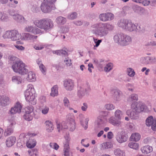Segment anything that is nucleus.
<instances>
[{
  "label": "nucleus",
  "mask_w": 156,
  "mask_h": 156,
  "mask_svg": "<svg viewBox=\"0 0 156 156\" xmlns=\"http://www.w3.org/2000/svg\"><path fill=\"white\" fill-rule=\"evenodd\" d=\"M57 0H44L41 5V9L44 13L50 12L55 9V3Z\"/></svg>",
  "instance_id": "423d86ee"
},
{
  "label": "nucleus",
  "mask_w": 156,
  "mask_h": 156,
  "mask_svg": "<svg viewBox=\"0 0 156 156\" xmlns=\"http://www.w3.org/2000/svg\"><path fill=\"white\" fill-rule=\"evenodd\" d=\"M56 125L57 128L59 132L60 130L63 129H67V126H66L65 123L62 122L61 124H60L58 121L56 122Z\"/></svg>",
  "instance_id": "a878e982"
},
{
  "label": "nucleus",
  "mask_w": 156,
  "mask_h": 156,
  "mask_svg": "<svg viewBox=\"0 0 156 156\" xmlns=\"http://www.w3.org/2000/svg\"><path fill=\"white\" fill-rule=\"evenodd\" d=\"M9 14L11 16H13L14 17L17 13H15V11L13 10H12L9 11Z\"/></svg>",
  "instance_id": "338daca9"
},
{
  "label": "nucleus",
  "mask_w": 156,
  "mask_h": 156,
  "mask_svg": "<svg viewBox=\"0 0 156 156\" xmlns=\"http://www.w3.org/2000/svg\"><path fill=\"white\" fill-rule=\"evenodd\" d=\"M66 126L67 128H69L71 131L74 130L75 128V123L74 120L73 119L69 120L67 123H65Z\"/></svg>",
  "instance_id": "2eb2a0df"
},
{
  "label": "nucleus",
  "mask_w": 156,
  "mask_h": 156,
  "mask_svg": "<svg viewBox=\"0 0 156 156\" xmlns=\"http://www.w3.org/2000/svg\"><path fill=\"white\" fill-rule=\"evenodd\" d=\"M14 46L19 50L23 51L25 49V48L21 45H14Z\"/></svg>",
  "instance_id": "864d4df0"
},
{
  "label": "nucleus",
  "mask_w": 156,
  "mask_h": 156,
  "mask_svg": "<svg viewBox=\"0 0 156 156\" xmlns=\"http://www.w3.org/2000/svg\"><path fill=\"white\" fill-rule=\"evenodd\" d=\"M49 145L51 148L56 150H58L59 147V145L56 143H50Z\"/></svg>",
  "instance_id": "4c0bfd02"
},
{
  "label": "nucleus",
  "mask_w": 156,
  "mask_h": 156,
  "mask_svg": "<svg viewBox=\"0 0 156 156\" xmlns=\"http://www.w3.org/2000/svg\"><path fill=\"white\" fill-rule=\"evenodd\" d=\"M58 87L57 85L54 86L51 89V92L50 95L51 96L54 97L58 95Z\"/></svg>",
  "instance_id": "b1692460"
},
{
  "label": "nucleus",
  "mask_w": 156,
  "mask_h": 156,
  "mask_svg": "<svg viewBox=\"0 0 156 156\" xmlns=\"http://www.w3.org/2000/svg\"><path fill=\"white\" fill-rule=\"evenodd\" d=\"M40 69L44 74H45L46 71V69L45 66L43 64H41L39 66Z\"/></svg>",
  "instance_id": "79ce46f5"
},
{
  "label": "nucleus",
  "mask_w": 156,
  "mask_h": 156,
  "mask_svg": "<svg viewBox=\"0 0 156 156\" xmlns=\"http://www.w3.org/2000/svg\"><path fill=\"white\" fill-rule=\"evenodd\" d=\"M24 94L27 101L31 102L32 104H35V90L32 85H28L27 88L24 92Z\"/></svg>",
  "instance_id": "39448f33"
},
{
  "label": "nucleus",
  "mask_w": 156,
  "mask_h": 156,
  "mask_svg": "<svg viewBox=\"0 0 156 156\" xmlns=\"http://www.w3.org/2000/svg\"><path fill=\"white\" fill-rule=\"evenodd\" d=\"M141 137L140 134L138 133H133L131 135L130 139L131 141H139Z\"/></svg>",
  "instance_id": "412c9836"
},
{
  "label": "nucleus",
  "mask_w": 156,
  "mask_h": 156,
  "mask_svg": "<svg viewBox=\"0 0 156 156\" xmlns=\"http://www.w3.org/2000/svg\"><path fill=\"white\" fill-rule=\"evenodd\" d=\"M66 19L62 16H59L56 19V22L60 24H63L66 22Z\"/></svg>",
  "instance_id": "c756f323"
},
{
  "label": "nucleus",
  "mask_w": 156,
  "mask_h": 156,
  "mask_svg": "<svg viewBox=\"0 0 156 156\" xmlns=\"http://www.w3.org/2000/svg\"><path fill=\"white\" fill-rule=\"evenodd\" d=\"M113 134L112 132H109L107 135V137L109 139H111L113 138Z\"/></svg>",
  "instance_id": "680f3d73"
},
{
  "label": "nucleus",
  "mask_w": 156,
  "mask_h": 156,
  "mask_svg": "<svg viewBox=\"0 0 156 156\" xmlns=\"http://www.w3.org/2000/svg\"><path fill=\"white\" fill-rule=\"evenodd\" d=\"M16 141L15 137L11 136L9 137L6 141V145L8 147H10L13 146Z\"/></svg>",
  "instance_id": "dca6fc26"
},
{
  "label": "nucleus",
  "mask_w": 156,
  "mask_h": 156,
  "mask_svg": "<svg viewBox=\"0 0 156 156\" xmlns=\"http://www.w3.org/2000/svg\"><path fill=\"white\" fill-rule=\"evenodd\" d=\"M64 102L65 106L67 107L69 106V101L67 98H64Z\"/></svg>",
  "instance_id": "052dcab7"
},
{
  "label": "nucleus",
  "mask_w": 156,
  "mask_h": 156,
  "mask_svg": "<svg viewBox=\"0 0 156 156\" xmlns=\"http://www.w3.org/2000/svg\"><path fill=\"white\" fill-rule=\"evenodd\" d=\"M66 141L64 143V149L63 151L67 150L69 151V143L70 140V138L67 137H66Z\"/></svg>",
  "instance_id": "4be33fe9"
},
{
  "label": "nucleus",
  "mask_w": 156,
  "mask_h": 156,
  "mask_svg": "<svg viewBox=\"0 0 156 156\" xmlns=\"http://www.w3.org/2000/svg\"><path fill=\"white\" fill-rule=\"evenodd\" d=\"M104 117L103 116L102 117L99 116L98 118V121L100 124L103 123L104 122Z\"/></svg>",
  "instance_id": "4d7b16f0"
},
{
  "label": "nucleus",
  "mask_w": 156,
  "mask_h": 156,
  "mask_svg": "<svg viewBox=\"0 0 156 156\" xmlns=\"http://www.w3.org/2000/svg\"><path fill=\"white\" fill-rule=\"evenodd\" d=\"M129 147L130 148L135 150H138L139 148V144L138 143L135 142H130L128 144Z\"/></svg>",
  "instance_id": "bb28decb"
},
{
  "label": "nucleus",
  "mask_w": 156,
  "mask_h": 156,
  "mask_svg": "<svg viewBox=\"0 0 156 156\" xmlns=\"http://www.w3.org/2000/svg\"><path fill=\"white\" fill-rule=\"evenodd\" d=\"M23 35L24 38L27 40H30L32 38V35H30L29 33H24Z\"/></svg>",
  "instance_id": "a18cd8bd"
},
{
  "label": "nucleus",
  "mask_w": 156,
  "mask_h": 156,
  "mask_svg": "<svg viewBox=\"0 0 156 156\" xmlns=\"http://www.w3.org/2000/svg\"><path fill=\"white\" fill-rule=\"evenodd\" d=\"M116 139L119 143H121L126 141L127 138L124 134L122 133L118 134L116 137Z\"/></svg>",
  "instance_id": "f3484780"
},
{
  "label": "nucleus",
  "mask_w": 156,
  "mask_h": 156,
  "mask_svg": "<svg viewBox=\"0 0 156 156\" xmlns=\"http://www.w3.org/2000/svg\"><path fill=\"white\" fill-rule=\"evenodd\" d=\"M112 93H114L113 95L114 97H115L117 100V99L119 97L120 92L119 90L115 89L112 91Z\"/></svg>",
  "instance_id": "2f4dec72"
},
{
  "label": "nucleus",
  "mask_w": 156,
  "mask_h": 156,
  "mask_svg": "<svg viewBox=\"0 0 156 156\" xmlns=\"http://www.w3.org/2000/svg\"><path fill=\"white\" fill-rule=\"evenodd\" d=\"M150 2L149 1L144 0L142 2V4L144 6H147L149 4Z\"/></svg>",
  "instance_id": "69168bd1"
},
{
  "label": "nucleus",
  "mask_w": 156,
  "mask_h": 156,
  "mask_svg": "<svg viewBox=\"0 0 156 156\" xmlns=\"http://www.w3.org/2000/svg\"><path fill=\"white\" fill-rule=\"evenodd\" d=\"M99 18L100 20L103 21H106L108 20L107 19V13H102L99 16Z\"/></svg>",
  "instance_id": "473e14b6"
},
{
  "label": "nucleus",
  "mask_w": 156,
  "mask_h": 156,
  "mask_svg": "<svg viewBox=\"0 0 156 156\" xmlns=\"http://www.w3.org/2000/svg\"><path fill=\"white\" fill-rule=\"evenodd\" d=\"M119 27L129 31H133L136 30V26L131 21L127 20H121L118 23Z\"/></svg>",
  "instance_id": "6e6552de"
},
{
  "label": "nucleus",
  "mask_w": 156,
  "mask_h": 156,
  "mask_svg": "<svg viewBox=\"0 0 156 156\" xmlns=\"http://www.w3.org/2000/svg\"><path fill=\"white\" fill-rule=\"evenodd\" d=\"M113 27L110 24L100 23L93 25L91 26V31L94 34L102 37L106 36L108 31L112 30Z\"/></svg>",
  "instance_id": "f03ea898"
},
{
  "label": "nucleus",
  "mask_w": 156,
  "mask_h": 156,
  "mask_svg": "<svg viewBox=\"0 0 156 156\" xmlns=\"http://www.w3.org/2000/svg\"><path fill=\"white\" fill-rule=\"evenodd\" d=\"M34 27L32 26H28L27 27L25 30L28 32H31L33 33Z\"/></svg>",
  "instance_id": "603ef678"
},
{
  "label": "nucleus",
  "mask_w": 156,
  "mask_h": 156,
  "mask_svg": "<svg viewBox=\"0 0 156 156\" xmlns=\"http://www.w3.org/2000/svg\"><path fill=\"white\" fill-rule=\"evenodd\" d=\"M46 130L48 132L52 131L54 129V126L53 122L50 120H47L45 122Z\"/></svg>",
  "instance_id": "ddd939ff"
},
{
  "label": "nucleus",
  "mask_w": 156,
  "mask_h": 156,
  "mask_svg": "<svg viewBox=\"0 0 156 156\" xmlns=\"http://www.w3.org/2000/svg\"><path fill=\"white\" fill-rule=\"evenodd\" d=\"M146 124L148 126H151L152 129L156 131V120L154 119L152 116L149 117L147 119Z\"/></svg>",
  "instance_id": "9b49d317"
},
{
  "label": "nucleus",
  "mask_w": 156,
  "mask_h": 156,
  "mask_svg": "<svg viewBox=\"0 0 156 156\" xmlns=\"http://www.w3.org/2000/svg\"><path fill=\"white\" fill-rule=\"evenodd\" d=\"M36 144V142L34 140L29 139L26 143V145L28 148H31L34 147Z\"/></svg>",
  "instance_id": "aec40b11"
},
{
  "label": "nucleus",
  "mask_w": 156,
  "mask_h": 156,
  "mask_svg": "<svg viewBox=\"0 0 156 156\" xmlns=\"http://www.w3.org/2000/svg\"><path fill=\"white\" fill-rule=\"evenodd\" d=\"M83 105V106H82L81 107L82 110L83 111H85L87 108V105L86 103H84Z\"/></svg>",
  "instance_id": "0e129e2a"
},
{
  "label": "nucleus",
  "mask_w": 156,
  "mask_h": 156,
  "mask_svg": "<svg viewBox=\"0 0 156 156\" xmlns=\"http://www.w3.org/2000/svg\"><path fill=\"white\" fill-rule=\"evenodd\" d=\"M138 100V95L135 94H131L128 98V101L134 102L131 105V108L133 111H132L131 110H127L126 112L127 115L131 119H137L138 117L136 113H139L142 112H148L150 111L147 106L142 103L135 102Z\"/></svg>",
  "instance_id": "f257e3e1"
},
{
  "label": "nucleus",
  "mask_w": 156,
  "mask_h": 156,
  "mask_svg": "<svg viewBox=\"0 0 156 156\" xmlns=\"http://www.w3.org/2000/svg\"><path fill=\"white\" fill-rule=\"evenodd\" d=\"M34 48L37 50H41L44 48L43 45L41 44H39L35 45L34 47Z\"/></svg>",
  "instance_id": "49530a36"
},
{
  "label": "nucleus",
  "mask_w": 156,
  "mask_h": 156,
  "mask_svg": "<svg viewBox=\"0 0 156 156\" xmlns=\"http://www.w3.org/2000/svg\"><path fill=\"white\" fill-rule=\"evenodd\" d=\"M94 41L96 43L94 47H98L100 44L101 42V40H98L97 41H96L97 40V39L94 38Z\"/></svg>",
  "instance_id": "bf43d9fd"
},
{
  "label": "nucleus",
  "mask_w": 156,
  "mask_h": 156,
  "mask_svg": "<svg viewBox=\"0 0 156 156\" xmlns=\"http://www.w3.org/2000/svg\"><path fill=\"white\" fill-rule=\"evenodd\" d=\"M11 34V30L6 31L3 35L2 37L4 39L9 38L10 39Z\"/></svg>",
  "instance_id": "c9c22d12"
},
{
  "label": "nucleus",
  "mask_w": 156,
  "mask_h": 156,
  "mask_svg": "<svg viewBox=\"0 0 156 156\" xmlns=\"http://www.w3.org/2000/svg\"><path fill=\"white\" fill-rule=\"evenodd\" d=\"M9 101L8 97L3 96L0 98V105L5 106L7 104V102H9Z\"/></svg>",
  "instance_id": "5701e85b"
},
{
  "label": "nucleus",
  "mask_w": 156,
  "mask_h": 156,
  "mask_svg": "<svg viewBox=\"0 0 156 156\" xmlns=\"http://www.w3.org/2000/svg\"><path fill=\"white\" fill-rule=\"evenodd\" d=\"M145 45L146 46H155L156 45V42L153 41H151L148 42L147 43H145Z\"/></svg>",
  "instance_id": "6e6d98bb"
},
{
  "label": "nucleus",
  "mask_w": 156,
  "mask_h": 156,
  "mask_svg": "<svg viewBox=\"0 0 156 156\" xmlns=\"http://www.w3.org/2000/svg\"><path fill=\"white\" fill-rule=\"evenodd\" d=\"M143 24L140 25L139 27V30L140 31L143 32L145 30V27Z\"/></svg>",
  "instance_id": "e2e57ef3"
},
{
  "label": "nucleus",
  "mask_w": 156,
  "mask_h": 156,
  "mask_svg": "<svg viewBox=\"0 0 156 156\" xmlns=\"http://www.w3.org/2000/svg\"><path fill=\"white\" fill-rule=\"evenodd\" d=\"M31 113H26L23 116L24 118L27 121H30L32 120L33 117Z\"/></svg>",
  "instance_id": "f704fd0d"
},
{
  "label": "nucleus",
  "mask_w": 156,
  "mask_h": 156,
  "mask_svg": "<svg viewBox=\"0 0 156 156\" xmlns=\"http://www.w3.org/2000/svg\"><path fill=\"white\" fill-rule=\"evenodd\" d=\"M89 119H85L84 122H83L81 123V124L83 126L84 128L85 129H86L88 127V123Z\"/></svg>",
  "instance_id": "37998d69"
},
{
  "label": "nucleus",
  "mask_w": 156,
  "mask_h": 156,
  "mask_svg": "<svg viewBox=\"0 0 156 156\" xmlns=\"http://www.w3.org/2000/svg\"><path fill=\"white\" fill-rule=\"evenodd\" d=\"M22 105L21 103L17 102L13 107L11 108L9 110V114L11 115H14L16 113H20L22 108Z\"/></svg>",
  "instance_id": "9d476101"
},
{
  "label": "nucleus",
  "mask_w": 156,
  "mask_h": 156,
  "mask_svg": "<svg viewBox=\"0 0 156 156\" xmlns=\"http://www.w3.org/2000/svg\"><path fill=\"white\" fill-rule=\"evenodd\" d=\"M55 53L58 55H67L68 53L65 50H58L55 51Z\"/></svg>",
  "instance_id": "72a5a7b5"
},
{
  "label": "nucleus",
  "mask_w": 156,
  "mask_h": 156,
  "mask_svg": "<svg viewBox=\"0 0 156 156\" xmlns=\"http://www.w3.org/2000/svg\"><path fill=\"white\" fill-rule=\"evenodd\" d=\"M10 124L9 127L13 128L14 126L16 124V122L14 120H9Z\"/></svg>",
  "instance_id": "5fc2aeb1"
},
{
  "label": "nucleus",
  "mask_w": 156,
  "mask_h": 156,
  "mask_svg": "<svg viewBox=\"0 0 156 156\" xmlns=\"http://www.w3.org/2000/svg\"><path fill=\"white\" fill-rule=\"evenodd\" d=\"M153 148L152 147L148 145H146L141 147L140 150L142 153L147 154L152 151Z\"/></svg>",
  "instance_id": "4468645a"
},
{
  "label": "nucleus",
  "mask_w": 156,
  "mask_h": 156,
  "mask_svg": "<svg viewBox=\"0 0 156 156\" xmlns=\"http://www.w3.org/2000/svg\"><path fill=\"white\" fill-rule=\"evenodd\" d=\"M114 154L116 156H125V152L119 148H117L114 151Z\"/></svg>",
  "instance_id": "393cba45"
},
{
  "label": "nucleus",
  "mask_w": 156,
  "mask_h": 156,
  "mask_svg": "<svg viewBox=\"0 0 156 156\" xmlns=\"http://www.w3.org/2000/svg\"><path fill=\"white\" fill-rule=\"evenodd\" d=\"M105 107L106 109L108 110H112L115 108V106L112 104H106Z\"/></svg>",
  "instance_id": "c03bdc74"
},
{
  "label": "nucleus",
  "mask_w": 156,
  "mask_h": 156,
  "mask_svg": "<svg viewBox=\"0 0 156 156\" xmlns=\"http://www.w3.org/2000/svg\"><path fill=\"white\" fill-rule=\"evenodd\" d=\"M41 31L40 29L34 27V30L33 31V33L34 34H37L41 33Z\"/></svg>",
  "instance_id": "09e8293b"
},
{
  "label": "nucleus",
  "mask_w": 156,
  "mask_h": 156,
  "mask_svg": "<svg viewBox=\"0 0 156 156\" xmlns=\"http://www.w3.org/2000/svg\"><path fill=\"white\" fill-rule=\"evenodd\" d=\"M128 75L130 76H133L134 75L135 72L131 68H129L127 69Z\"/></svg>",
  "instance_id": "a19ab883"
},
{
  "label": "nucleus",
  "mask_w": 156,
  "mask_h": 156,
  "mask_svg": "<svg viewBox=\"0 0 156 156\" xmlns=\"http://www.w3.org/2000/svg\"><path fill=\"white\" fill-rule=\"evenodd\" d=\"M107 19H108V20H112L114 18L113 15L110 13H107Z\"/></svg>",
  "instance_id": "13d9d810"
},
{
  "label": "nucleus",
  "mask_w": 156,
  "mask_h": 156,
  "mask_svg": "<svg viewBox=\"0 0 156 156\" xmlns=\"http://www.w3.org/2000/svg\"><path fill=\"white\" fill-rule=\"evenodd\" d=\"M64 151V156H69V151L65 150Z\"/></svg>",
  "instance_id": "774afa93"
},
{
  "label": "nucleus",
  "mask_w": 156,
  "mask_h": 156,
  "mask_svg": "<svg viewBox=\"0 0 156 156\" xmlns=\"http://www.w3.org/2000/svg\"><path fill=\"white\" fill-rule=\"evenodd\" d=\"M12 80L13 82L19 84L21 82V78L17 76H14L12 77Z\"/></svg>",
  "instance_id": "7c9ffc66"
},
{
  "label": "nucleus",
  "mask_w": 156,
  "mask_h": 156,
  "mask_svg": "<svg viewBox=\"0 0 156 156\" xmlns=\"http://www.w3.org/2000/svg\"><path fill=\"white\" fill-rule=\"evenodd\" d=\"M12 65V68L16 73L22 75H24L27 72V70L25 68L26 66L23 62L18 58H16Z\"/></svg>",
  "instance_id": "20e7f679"
},
{
  "label": "nucleus",
  "mask_w": 156,
  "mask_h": 156,
  "mask_svg": "<svg viewBox=\"0 0 156 156\" xmlns=\"http://www.w3.org/2000/svg\"><path fill=\"white\" fill-rule=\"evenodd\" d=\"M27 79L30 82L34 81L36 79L35 74L32 72H29L28 73Z\"/></svg>",
  "instance_id": "6ab92c4d"
},
{
  "label": "nucleus",
  "mask_w": 156,
  "mask_h": 156,
  "mask_svg": "<svg viewBox=\"0 0 156 156\" xmlns=\"http://www.w3.org/2000/svg\"><path fill=\"white\" fill-rule=\"evenodd\" d=\"M65 62L67 66H70L72 64L71 60L69 59L68 58H66L65 60Z\"/></svg>",
  "instance_id": "3c124183"
},
{
  "label": "nucleus",
  "mask_w": 156,
  "mask_h": 156,
  "mask_svg": "<svg viewBox=\"0 0 156 156\" xmlns=\"http://www.w3.org/2000/svg\"><path fill=\"white\" fill-rule=\"evenodd\" d=\"M13 128L10 127H8L5 130L4 135L5 136H7L11 135L13 132Z\"/></svg>",
  "instance_id": "c85d7f7f"
},
{
  "label": "nucleus",
  "mask_w": 156,
  "mask_h": 156,
  "mask_svg": "<svg viewBox=\"0 0 156 156\" xmlns=\"http://www.w3.org/2000/svg\"><path fill=\"white\" fill-rule=\"evenodd\" d=\"M102 148L103 149H107L112 147V144L110 142H104L101 144Z\"/></svg>",
  "instance_id": "cd10ccee"
},
{
  "label": "nucleus",
  "mask_w": 156,
  "mask_h": 156,
  "mask_svg": "<svg viewBox=\"0 0 156 156\" xmlns=\"http://www.w3.org/2000/svg\"><path fill=\"white\" fill-rule=\"evenodd\" d=\"M34 23L37 27L45 31H49L54 26L53 21L48 18L36 20L34 21Z\"/></svg>",
  "instance_id": "7ed1b4c3"
},
{
  "label": "nucleus",
  "mask_w": 156,
  "mask_h": 156,
  "mask_svg": "<svg viewBox=\"0 0 156 156\" xmlns=\"http://www.w3.org/2000/svg\"><path fill=\"white\" fill-rule=\"evenodd\" d=\"M49 110V108L48 106H44L42 109V113L44 115H46L48 113Z\"/></svg>",
  "instance_id": "ea45409f"
},
{
  "label": "nucleus",
  "mask_w": 156,
  "mask_h": 156,
  "mask_svg": "<svg viewBox=\"0 0 156 156\" xmlns=\"http://www.w3.org/2000/svg\"><path fill=\"white\" fill-rule=\"evenodd\" d=\"M114 39L115 42L122 46L129 44L131 41V39L129 36L122 34L115 35Z\"/></svg>",
  "instance_id": "0eeeda50"
},
{
  "label": "nucleus",
  "mask_w": 156,
  "mask_h": 156,
  "mask_svg": "<svg viewBox=\"0 0 156 156\" xmlns=\"http://www.w3.org/2000/svg\"><path fill=\"white\" fill-rule=\"evenodd\" d=\"M10 39L12 41H16L21 38L22 36L16 30H11Z\"/></svg>",
  "instance_id": "f8f14e48"
},
{
  "label": "nucleus",
  "mask_w": 156,
  "mask_h": 156,
  "mask_svg": "<svg viewBox=\"0 0 156 156\" xmlns=\"http://www.w3.org/2000/svg\"><path fill=\"white\" fill-rule=\"evenodd\" d=\"M113 65L111 63H109L105 67L104 70L106 72H109L112 69Z\"/></svg>",
  "instance_id": "e433bc0d"
},
{
  "label": "nucleus",
  "mask_w": 156,
  "mask_h": 156,
  "mask_svg": "<svg viewBox=\"0 0 156 156\" xmlns=\"http://www.w3.org/2000/svg\"><path fill=\"white\" fill-rule=\"evenodd\" d=\"M77 15V14L76 12H73L70 16H68V18L69 19H74L76 17Z\"/></svg>",
  "instance_id": "8fccbe9b"
},
{
  "label": "nucleus",
  "mask_w": 156,
  "mask_h": 156,
  "mask_svg": "<svg viewBox=\"0 0 156 156\" xmlns=\"http://www.w3.org/2000/svg\"><path fill=\"white\" fill-rule=\"evenodd\" d=\"M15 20L18 21H21L24 19V17L21 15H20L18 14H16L13 18Z\"/></svg>",
  "instance_id": "58836bf2"
},
{
  "label": "nucleus",
  "mask_w": 156,
  "mask_h": 156,
  "mask_svg": "<svg viewBox=\"0 0 156 156\" xmlns=\"http://www.w3.org/2000/svg\"><path fill=\"white\" fill-rule=\"evenodd\" d=\"M64 86L66 90H71L73 87V83L71 80H66L64 82Z\"/></svg>",
  "instance_id": "a211bd4d"
},
{
  "label": "nucleus",
  "mask_w": 156,
  "mask_h": 156,
  "mask_svg": "<svg viewBox=\"0 0 156 156\" xmlns=\"http://www.w3.org/2000/svg\"><path fill=\"white\" fill-rule=\"evenodd\" d=\"M26 113L31 114L33 111L32 106L28 107L25 108Z\"/></svg>",
  "instance_id": "de8ad7c7"
},
{
  "label": "nucleus",
  "mask_w": 156,
  "mask_h": 156,
  "mask_svg": "<svg viewBox=\"0 0 156 156\" xmlns=\"http://www.w3.org/2000/svg\"><path fill=\"white\" fill-rule=\"evenodd\" d=\"M114 114L115 118L113 117H111L109 119V122L114 126H119L121 123L120 120L121 119L123 113L121 111L118 109L115 111Z\"/></svg>",
  "instance_id": "1a4fd4ad"
}]
</instances>
